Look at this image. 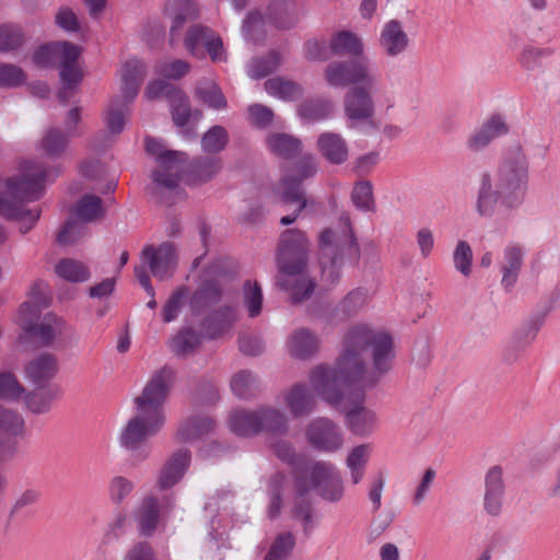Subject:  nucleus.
<instances>
[{
  "mask_svg": "<svg viewBox=\"0 0 560 560\" xmlns=\"http://www.w3.org/2000/svg\"><path fill=\"white\" fill-rule=\"evenodd\" d=\"M395 359L394 341L389 334L366 325H354L343 337V350L334 368L320 364L310 374L312 388L337 407L347 387L359 384L373 388L392 370Z\"/></svg>",
  "mask_w": 560,
  "mask_h": 560,
  "instance_id": "obj_1",
  "label": "nucleus"
},
{
  "mask_svg": "<svg viewBox=\"0 0 560 560\" xmlns=\"http://www.w3.org/2000/svg\"><path fill=\"white\" fill-rule=\"evenodd\" d=\"M528 187V161L520 147L513 148L493 174L483 172L478 179L475 210L481 218H492L498 207L517 208Z\"/></svg>",
  "mask_w": 560,
  "mask_h": 560,
  "instance_id": "obj_2",
  "label": "nucleus"
},
{
  "mask_svg": "<svg viewBox=\"0 0 560 560\" xmlns=\"http://www.w3.org/2000/svg\"><path fill=\"white\" fill-rule=\"evenodd\" d=\"M60 173L57 166L45 167L42 163L27 161L22 173L9 178L4 191L0 192V215L21 222V233H27L40 217L38 207L28 208L27 202L39 199L44 194V184Z\"/></svg>",
  "mask_w": 560,
  "mask_h": 560,
  "instance_id": "obj_3",
  "label": "nucleus"
},
{
  "mask_svg": "<svg viewBox=\"0 0 560 560\" xmlns=\"http://www.w3.org/2000/svg\"><path fill=\"white\" fill-rule=\"evenodd\" d=\"M308 247L310 243L300 230L289 229L281 234L278 284L289 293L292 303L310 299L316 288L315 280L307 272Z\"/></svg>",
  "mask_w": 560,
  "mask_h": 560,
  "instance_id": "obj_4",
  "label": "nucleus"
},
{
  "mask_svg": "<svg viewBox=\"0 0 560 560\" xmlns=\"http://www.w3.org/2000/svg\"><path fill=\"white\" fill-rule=\"evenodd\" d=\"M339 222L342 229L340 233L327 229L319 236L322 279L330 285L339 282L346 257L359 258V247L351 231L349 214L342 213Z\"/></svg>",
  "mask_w": 560,
  "mask_h": 560,
  "instance_id": "obj_5",
  "label": "nucleus"
},
{
  "mask_svg": "<svg viewBox=\"0 0 560 560\" xmlns=\"http://www.w3.org/2000/svg\"><path fill=\"white\" fill-rule=\"evenodd\" d=\"M145 150L156 158L158 167L152 171V186L148 189L161 202L172 205L182 189L179 180L184 172L185 153L166 150L159 140L148 137Z\"/></svg>",
  "mask_w": 560,
  "mask_h": 560,
  "instance_id": "obj_6",
  "label": "nucleus"
},
{
  "mask_svg": "<svg viewBox=\"0 0 560 560\" xmlns=\"http://www.w3.org/2000/svg\"><path fill=\"white\" fill-rule=\"evenodd\" d=\"M80 48L72 43L56 42L43 45L33 56V61L42 68H52L59 61L62 82L80 83L82 73L77 67Z\"/></svg>",
  "mask_w": 560,
  "mask_h": 560,
  "instance_id": "obj_7",
  "label": "nucleus"
},
{
  "mask_svg": "<svg viewBox=\"0 0 560 560\" xmlns=\"http://www.w3.org/2000/svg\"><path fill=\"white\" fill-rule=\"evenodd\" d=\"M174 382V371L163 366L135 398L136 410L165 424L164 404Z\"/></svg>",
  "mask_w": 560,
  "mask_h": 560,
  "instance_id": "obj_8",
  "label": "nucleus"
},
{
  "mask_svg": "<svg viewBox=\"0 0 560 560\" xmlns=\"http://www.w3.org/2000/svg\"><path fill=\"white\" fill-rule=\"evenodd\" d=\"M163 427L164 423L136 410L120 431L119 444L133 453L136 458L144 460L150 455V447L147 445L149 439L156 435Z\"/></svg>",
  "mask_w": 560,
  "mask_h": 560,
  "instance_id": "obj_9",
  "label": "nucleus"
},
{
  "mask_svg": "<svg viewBox=\"0 0 560 560\" xmlns=\"http://www.w3.org/2000/svg\"><path fill=\"white\" fill-rule=\"evenodd\" d=\"M380 77L368 57L331 61L325 69V80L332 88H353L371 83Z\"/></svg>",
  "mask_w": 560,
  "mask_h": 560,
  "instance_id": "obj_10",
  "label": "nucleus"
},
{
  "mask_svg": "<svg viewBox=\"0 0 560 560\" xmlns=\"http://www.w3.org/2000/svg\"><path fill=\"white\" fill-rule=\"evenodd\" d=\"M296 488L301 494L315 489L327 501L338 502L343 497V481L336 466L329 462H316L312 465L310 480L298 477Z\"/></svg>",
  "mask_w": 560,
  "mask_h": 560,
  "instance_id": "obj_11",
  "label": "nucleus"
},
{
  "mask_svg": "<svg viewBox=\"0 0 560 560\" xmlns=\"http://www.w3.org/2000/svg\"><path fill=\"white\" fill-rule=\"evenodd\" d=\"M381 75L371 83L350 88L343 97V112L349 128L371 121L375 113L373 95L378 91Z\"/></svg>",
  "mask_w": 560,
  "mask_h": 560,
  "instance_id": "obj_12",
  "label": "nucleus"
},
{
  "mask_svg": "<svg viewBox=\"0 0 560 560\" xmlns=\"http://www.w3.org/2000/svg\"><path fill=\"white\" fill-rule=\"evenodd\" d=\"M184 45L194 56L202 57V48H205L213 62L226 60L222 39L205 25L195 24L189 26L184 37Z\"/></svg>",
  "mask_w": 560,
  "mask_h": 560,
  "instance_id": "obj_13",
  "label": "nucleus"
},
{
  "mask_svg": "<svg viewBox=\"0 0 560 560\" xmlns=\"http://www.w3.org/2000/svg\"><path fill=\"white\" fill-rule=\"evenodd\" d=\"M308 443L318 451L334 453L343 444L341 429L330 419L318 417L312 420L306 428Z\"/></svg>",
  "mask_w": 560,
  "mask_h": 560,
  "instance_id": "obj_14",
  "label": "nucleus"
},
{
  "mask_svg": "<svg viewBox=\"0 0 560 560\" xmlns=\"http://www.w3.org/2000/svg\"><path fill=\"white\" fill-rule=\"evenodd\" d=\"M143 265H148L151 273L159 280L170 279L177 267L176 247L171 242L162 243L159 247L147 246L142 250Z\"/></svg>",
  "mask_w": 560,
  "mask_h": 560,
  "instance_id": "obj_15",
  "label": "nucleus"
},
{
  "mask_svg": "<svg viewBox=\"0 0 560 560\" xmlns=\"http://www.w3.org/2000/svg\"><path fill=\"white\" fill-rule=\"evenodd\" d=\"M281 395L284 406L293 418L310 416L317 405L316 397L306 383H295Z\"/></svg>",
  "mask_w": 560,
  "mask_h": 560,
  "instance_id": "obj_16",
  "label": "nucleus"
},
{
  "mask_svg": "<svg viewBox=\"0 0 560 560\" xmlns=\"http://www.w3.org/2000/svg\"><path fill=\"white\" fill-rule=\"evenodd\" d=\"M164 14L171 21L170 45L174 46L180 39L184 25L198 16V10L191 0H168L164 7Z\"/></svg>",
  "mask_w": 560,
  "mask_h": 560,
  "instance_id": "obj_17",
  "label": "nucleus"
},
{
  "mask_svg": "<svg viewBox=\"0 0 560 560\" xmlns=\"http://www.w3.org/2000/svg\"><path fill=\"white\" fill-rule=\"evenodd\" d=\"M224 295L222 283L215 279L203 280L189 298L191 315L200 316L218 305Z\"/></svg>",
  "mask_w": 560,
  "mask_h": 560,
  "instance_id": "obj_18",
  "label": "nucleus"
},
{
  "mask_svg": "<svg viewBox=\"0 0 560 560\" xmlns=\"http://www.w3.org/2000/svg\"><path fill=\"white\" fill-rule=\"evenodd\" d=\"M525 257V247L517 243L508 244L502 252L499 261L500 272L502 275L501 285L510 292L516 284Z\"/></svg>",
  "mask_w": 560,
  "mask_h": 560,
  "instance_id": "obj_19",
  "label": "nucleus"
},
{
  "mask_svg": "<svg viewBox=\"0 0 560 560\" xmlns=\"http://www.w3.org/2000/svg\"><path fill=\"white\" fill-rule=\"evenodd\" d=\"M378 44L385 56L396 58L408 50L410 38L400 21L390 20L382 27Z\"/></svg>",
  "mask_w": 560,
  "mask_h": 560,
  "instance_id": "obj_20",
  "label": "nucleus"
},
{
  "mask_svg": "<svg viewBox=\"0 0 560 560\" xmlns=\"http://www.w3.org/2000/svg\"><path fill=\"white\" fill-rule=\"evenodd\" d=\"M237 320V307L233 304H224L207 314L200 325L206 336L214 339L229 331Z\"/></svg>",
  "mask_w": 560,
  "mask_h": 560,
  "instance_id": "obj_21",
  "label": "nucleus"
},
{
  "mask_svg": "<svg viewBox=\"0 0 560 560\" xmlns=\"http://www.w3.org/2000/svg\"><path fill=\"white\" fill-rule=\"evenodd\" d=\"M545 322V315L539 314L525 322L510 340L504 358L508 362H514L518 355L535 340Z\"/></svg>",
  "mask_w": 560,
  "mask_h": 560,
  "instance_id": "obj_22",
  "label": "nucleus"
},
{
  "mask_svg": "<svg viewBox=\"0 0 560 560\" xmlns=\"http://www.w3.org/2000/svg\"><path fill=\"white\" fill-rule=\"evenodd\" d=\"M510 131L505 118L492 115L480 128L476 129L467 139V148L471 152H478L488 147L492 140L502 137Z\"/></svg>",
  "mask_w": 560,
  "mask_h": 560,
  "instance_id": "obj_23",
  "label": "nucleus"
},
{
  "mask_svg": "<svg viewBox=\"0 0 560 560\" xmlns=\"http://www.w3.org/2000/svg\"><path fill=\"white\" fill-rule=\"evenodd\" d=\"M23 330L31 337L37 339L43 346L49 347L55 339L67 330V325L61 317L47 313L39 323L23 324Z\"/></svg>",
  "mask_w": 560,
  "mask_h": 560,
  "instance_id": "obj_24",
  "label": "nucleus"
},
{
  "mask_svg": "<svg viewBox=\"0 0 560 560\" xmlns=\"http://www.w3.org/2000/svg\"><path fill=\"white\" fill-rule=\"evenodd\" d=\"M319 154L332 165H341L349 159V145L347 140L338 132H322L316 141Z\"/></svg>",
  "mask_w": 560,
  "mask_h": 560,
  "instance_id": "obj_25",
  "label": "nucleus"
},
{
  "mask_svg": "<svg viewBox=\"0 0 560 560\" xmlns=\"http://www.w3.org/2000/svg\"><path fill=\"white\" fill-rule=\"evenodd\" d=\"M190 452L187 448H180L161 467L158 477V487L165 490L175 486L184 476L190 464Z\"/></svg>",
  "mask_w": 560,
  "mask_h": 560,
  "instance_id": "obj_26",
  "label": "nucleus"
},
{
  "mask_svg": "<svg viewBox=\"0 0 560 560\" xmlns=\"http://www.w3.org/2000/svg\"><path fill=\"white\" fill-rule=\"evenodd\" d=\"M139 533L144 537L154 534L161 518V509L158 498L154 495L144 497L138 508L133 511Z\"/></svg>",
  "mask_w": 560,
  "mask_h": 560,
  "instance_id": "obj_27",
  "label": "nucleus"
},
{
  "mask_svg": "<svg viewBox=\"0 0 560 560\" xmlns=\"http://www.w3.org/2000/svg\"><path fill=\"white\" fill-rule=\"evenodd\" d=\"M503 494L502 469L499 466H493L485 478L483 508L488 514L498 515L501 512Z\"/></svg>",
  "mask_w": 560,
  "mask_h": 560,
  "instance_id": "obj_28",
  "label": "nucleus"
},
{
  "mask_svg": "<svg viewBox=\"0 0 560 560\" xmlns=\"http://www.w3.org/2000/svg\"><path fill=\"white\" fill-rule=\"evenodd\" d=\"M24 372L33 384L44 386L57 374L58 360L52 353H42L25 365Z\"/></svg>",
  "mask_w": 560,
  "mask_h": 560,
  "instance_id": "obj_29",
  "label": "nucleus"
},
{
  "mask_svg": "<svg viewBox=\"0 0 560 560\" xmlns=\"http://www.w3.org/2000/svg\"><path fill=\"white\" fill-rule=\"evenodd\" d=\"M147 75L145 65L138 59H131L124 63L120 70L121 92L126 103L135 100L139 88Z\"/></svg>",
  "mask_w": 560,
  "mask_h": 560,
  "instance_id": "obj_30",
  "label": "nucleus"
},
{
  "mask_svg": "<svg viewBox=\"0 0 560 560\" xmlns=\"http://www.w3.org/2000/svg\"><path fill=\"white\" fill-rule=\"evenodd\" d=\"M229 428L238 436L252 438L260 434L258 407L233 410L229 416Z\"/></svg>",
  "mask_w": 560,
  "mask_h": 560,
  "instance_id": "obj_31",
  "label": "nucleus"
},
{
  "mask_svg": "<svg viewBox=\"0 0 560 560\" xmlns=\"http://www.w3.org/2000/svg\"><path fill=\"white\" fill-rule=\"evenodd\" d=\"M259 431L275 435L285 434L289 430V418L287 413L273 406H258Z\"/></svg>",
  "mask_w": 560,
  "mask_h": 560,
  "instance_id": "obj_32",
  "label": "nucleus"
},
{
  "mask_svg": "<svg viewBox=\"0 0 560 560\" xmlns=\"http://www.w3.org/2000/svg\"><path fill=\"white\" fill-rule=\"evenodd\" d=\"M329 49L332 55L364 57V45L362 39L350 31H340L335 33L329 43Z\"/></svg>",
  "mask_w": 560,
  "mask_h": 560,
  "instance_id": "obj_33",
  "label": "nucleus"
},
{
  "mask_svg": "<svg viewBox=\"0 0 560 560\" xmlns=\"http://www.w3.org/2000/svg\"><path fill=\"white\" fill-rule=\"evenodd\" d=\"M281 187L283 201L298 203V208L292 214L282 217L280 220L281 224L289 225L296 221L299 214L306 207L307 200L304 197V190L300 187L299 180L294 178H282Z\"/></svg>",
  "mask_w": 560,
  "mask_h": 560,
  "instance_id": "obj_34",
  "label": "nucleus"
},
{
  "mask_svg": "<svg viewBox=\"0 0 560 560\" xmlns=\"http://www.w3.org/2000/svg\"><path fill=\"white\" fill-rule=\"evenodd\" d=\"M39 387V389L28 392L24 396L26 408L35 415L48 412L51 408L52 401L60 395V388L57 385Z\"/></svg>",
  "mask_w": 560,
  "mask_h": 560,
  "instance_id": "obj_35",
  "label": "nucleus"
},
{
  "mask_svg": "<svg viewBox=\"0 0 560 560\" xmlns=\"http://www.w3.org/2000/svg\"><path fill=\"white\" fill-rule=\"evenodd\" d=\"M69 141L70 136L56 127H50L43 133L39 142V149L47 158L52 160L59 159L65 154Z\"/></svg>",
  "mask_w": 560,
  "mask_h": 560,
  "instance_id": "obj_36",
  "label": "nucleus"
},
{
  "mask_svg": "<svg viewBox=\"0 0 560 560\" xmlns=\"http://www.w3.org/2000/svg\"><path fill=\"white\" fill-rule=\"evenodd\" d=\"M268 18L278 28H290L298 22L295 3L292 0H272Z\"/></svg>",
  "mask_w": 560,
  "mask_h": 560,
  "instance_id": "obj_37",
  "label": "nucleus"
},
{
  "mask_svg": "<svg viewBox=\"0 0 560 560\" xmlns=\"http://www.w3.org/2000/svg\"><path fill=\"white\" fill-rule=\"evenodd\" d=\"M376 420L375 412L362 406L354 407L346 415L349 430L357 435L370 434L376 424Z\"/></svg>",
  "mask_w": 560,
  "mask_h": 560,
  "instance_id": "obj_38",
  "label": "nucleus"
},
{
  "mask_svg": "<svg viewBox=\"0 0 560 560\" xmlns=\"http://www.w3.org/2000/svg\"><path fill=\"white\" fill-rule=\"evenodd\" d=\"M201 345L200 335L192 328L180 329L171 340L170 349L178 358L194 354Z\"/></svg>",
  "mask_w": 560,
  "mask_h": 560,
  "instance_id": "obj_39",
  "label": "nucleus"
},
{
  "mask_svg": "<svg viewBox=\"0 0 560 560\" xmlns=\"http://www.w3.org/2000/svg\"><path fill=\"white\" fill-rule=\"evenodd\" d=\"M288 348L292 357L306 359L316 352L318 340L308 329L300 328L292 334Z\"/></svg>",
  "mask_w": 560,
  "mask_h": 560,
  "instance_id": "obj_40",
  "label": "nucleus"
},
{
  "mask_svg": "<svg viewBox=\"0 0 560 560\" xmlns=\"http://www.w3.org/2000/svg\"><path fill=\"white\" fill-rule=\"evenodd\" d=\"M215 422L209 417H194L183 422L176 433L180 442H192L213 431Z\"/></svg>",
  "mask_w": 560,
  "mask_h": 560,
  "instance_id": "obj_41",
  "label": "nucleus"
},
{
  "mask_svg": "<svg viewBox=\"0 0 560 560\" xmlns=\"http://www.w3.org/2000/svg\"><path fill=\"white\" fill-rule=\"evenodd\" d=\"M370 455L371 446L369 444L357 445L349 452L346 466L349 469L353 485H358L363 479Z\"/></svg>",
  "mask_w": 560,
  "mask_h": 560,
  "instance_id": "obj_42",
  "label": "nucleus"
},
{
  "mask_svg": "<svg viewBox=\"0 0 560 560\" xmlns=\"http://www.w3.org/2000/svg\"><path fill=\"white\" fill-rule=\"evenodd\" d=\"M265 89L268 94L287 102L296 101L303 95V88L299 83L281 77L267 80Z\"/></svg>",
  "mask_w": 560,
  "mask_h": 560,
  "instance_id": "obj_43",
  "label": "nucleus"
},
{
  "mask_svg": "<svg viewBox=\"0 0 560 560\" xmlns=\"http://www.w3.org/2000/svg\"><path fill=\"white\" fill-rule=\"evenodd\" d=\"M368 302V290L357 288L350 291L336 307V315L341 319L355 316Z\"/></svg>",
  "mask_w": 560,
  "mask_h": 560,
  "instance_id": "obj_44",
  "label": "nucleus"
},
{
  "mask_svg": "<svg viewBox=\"0 0 560 560\" xmlns=\"http://www.w3.org/2000/svg\"><path fill=\"white\" fill-rule=\"evenodd\" d=\"M268 149L283 158L292 159L302 149V143L298 138L288 133H272L267 138Z\"/></svg>",
  "mask_w": 560,
  "mask_h": 560,
  "instance_id": "obj_45",
  "label": "nucleus"
},
{
  "mask_svg": "<svg viewBox=\"0 0 560 560\" xmlns=\"http://www.w3.org/2000/svg\"><path fill=\"white\" fill-rule=\"evenodd\" d=\"M242 301L249 318H256L261 314L264 294L257 281L246 280L243 283Z\"/></svg>",
  "mask_w": 560,
  "mask_h": 560,
  "instance_id": "obj_46",
  "label": "nucleus"
},
{
  "mask_svg": "<svg viewBox=\"0 0 560 560\" xmlns=\"http://www.w3.org/2000/svg\"><path fill=\"white\" fill-rule=\"evenodd\" d=\"M198 98L213 109H224L228 106L222 90L214 82L203 80L196 86Z\"/></svg>",
  "mask_w": 560,
  "mask_h": 560,
  "instance_id": "obj_47",
  "label": "nucleus"
},
{
  "mask_svg": "<svg viewBox=\"0 0 560 560\" xmlns=\"http://www.w3.org/2000/svg\"><path fill=\"white\" fill-rule=\"evenodd\" d=\"M334 104L329 100L315 98L299 105V115L310 121H319L328 118L332 113Z\"/></svg>",
  "mask_w": 560,
  "mask_h": 560,
  "instance_id": "obj_48",
  "label": "nucleus"
},
{
  "mask_svg": "<svg viewBox=\"0 0 560 560\" xmlns=\"http://www.w3.org/2000/svg\"><path fill=\"white\" fill-rule=\"evenodd\" d=\"M55 272L70 282H84L90 278L88 267L75 259L65 258L55 266Z\"/></svg>",
  "mask_w": 560,
  "mask_h": 560,
  "instance_id": "obj_49",
  "label": "nucleus"
},
{
  "mask_svg": "<svg viewBox=\"0 0 560 560\" xmlns=\"http://www.w3.org/2000/svg\"><path fill=\"white\" fill-rule=\"evenodd\" d=\"M74 213L82 222H92L104 213L102 199L94 195H84L77 202Z\"/></svg>",
  "mask_w": 560,
  "mask_h": 560,
  "instance_id": "obj_50",
  "label": "nucleus"
},
{
  "mask_svg": "<svg viewBox=\"0 0 560 560\" xmlns=\"http://www.w3.org/2000/svg\"><path fill=\"white\" fill-rule=\"evenodd\" d=\"M231 389L237 397L247 399L258 389V378L250 371H240L231 380Z\"/></svg>",
  "mask_w": 560,
  "mask_h": 560,
  "instance_id": "obj_51",
  "label": "nucleus"
},
{
  "mask_svg": "<svg viewBox=\"0 0 560 560\" xmlns=\"http://www.w3.org/2000/svg\"><path fill=\"white\" fill-rule=\"evenodd\" d=\"M282 62L277 51H270L266 57L255 58L248 67V74L253 79H261L276 71Z\"/></svg>",
  "mask_w": 560,
  "mask_h": 560,
  "instance_id": "obj_52",
  "label": "nucleus"
},
{
  "mask_svg": "<svg viewBox=\"0 0 560 560\" xmlns=\"http://www.w3.org/2000/svg\"><path fill=\"white\" fill-rule=\"evenodd\" d=\"M294 546L295 537L292 533H280L275 538L264 560H288Z\"/></svg>",
  "mask_w": 560,
  "mask_h": 560,
  "instance_id": "obj_53",
  "label": "nucleus"
},
{
  "mask_svg": "<svg viewBox=\"0 0 560 560\" xmlns=\"http://www.w3.org/2000/svg\"><path fill=\"white\" fill-rule=\"evenodd\" d=\"M553 55V49L549 47L526 46L523 48L518 61L526 70H535L540 67L544 59Z\"/></svg>",
  "mask_w": 560,
  "mask_h": 560,
  "instance_id": "obj_54",
  "label": "nucleus"
},
{
  "mask_svg": "<svg viewBox=\"0 0 560 560\" xmlns=\"http://www.w3.org/2000/svg\"><path fill=\"white\" fill-rule=\"evenodd\" d=\"M187 295L188 288L185 285L178 287L172 292L162 308V318L165 323H171L177 318Z\"/></svg>",
  "mask_w": 560,
  "mask_h": 560,
  "instance_id": "obj_55",
  "label": "nucleus"
},
{
  "mask_svg": "<svg viewBox=\"0 0 560 560\" xmlns=\"http://www.w3.org/2000/svg\"><path fill=\"white\" fill-rule=\"evenodd\" d=\"M24 430L22 416L10 408L0 405V432L3 434L20 435Z\"/></svg>",
  "mask_w": 560,
  "mask_h": 560,
  "instance_id": "obj_56",
  "label": "nucleus"
},
{
  "mask_svg": "<svg viewBox=\"0 0 560 560\" xmlns=\"http://www.w3.org/2000/svg\"><path fill=\"white\" fill-rule=\"evenodd\" d=\"M25 388L11 372L0 373V400L15 401L24 394Z\"/></svg>",
  "mask_w": 560,
  "mask_h": 560,
  "instance_id": "obj_57",
  "label": "nucleus"
},
{
  "mask_svg": "<svg viewBox=\"0 0 560 560\" xmlns=\"http://www.w3.org/2000/svg\"><path fill=\"white\" fill-rule=\"evenodd\" d=\"M229 141L226 130L222 126H213L201 139L203 151L208 153H217L222 151Z\"/></svg>",
  "mask_w": 560,
  "mask_h": 560,
  "instance_id": "obj_58",
  "label": "nucleus"
},
{
  "mask_svg": "<svg viewBox=\"0 0 560 560\" xmlns=\"http://www.w3.org/2000/svg\"><path fill=\"white\" fill-rule=\"evenodd\" d=\"M353 205L362 211L374 209L373 187L371 182L362 180L354 185L351 192Z\"/></svg>",
  "mask_w": 560,
  "mask_h": 560,
  "instance_id": "obj_59",
  "label": "nucleus"
},
{
  "mask_svg": "<svg viewBox=\"0 0 560 560\" xmlns=\"http://www.w3.org/2000/svg\"><path fill=\"white\" fill-rule=\"evenodd\" d=\"M133 489L135 483L130 479L124 476H115L109 480L108 495L114 504L119 505L130 495Z\"/></svg>",
  "mask_w": 560,
  "mask_h": 560,
  "instance_id": "obj_60",
  "label": "nucleus"
},
{
  "mask_svg": "<svg viewBox=\"0 0 560 560\" xmlns=\"http://www.w3.org/2000/svg\"><path fill=\"white\" fill-rule=\"evenodd\" d=\"M455 269L464 277H469L472 266V250L466 241H458L453 253Z\"/></svg>",
  "mask_w": 560,
  "mask_h": 560,
  "instance_id": "obj_61",
  "label": "nucleus"
},
{
  "mask_svg": "<svg viewBox=\"0 0 560 560\" xmlns=\"http://www.w3.org/2000/svg\"><path fill=\"white\" fill-rule=\"evenodd\" d=\"M22 31L16 25L0 26V51L8 52L18 49L23 44Z\"/></svg>",
  "mask_w": 560,
  "mask_h": 560,
  "instance_id": "obj_62",
  "label": "nucleus"
},
{
  "mask_svg": "<svg viewBox=\"0 0 560 560\" xmlns=\"http://www.w3.org/2000/svg\"><path fill=\"white\" fill-rule=\"evenodd\" d=\"M190 70V66L187 61L176 59L173 61H161L154 67L156 74L162 75L166 79L178 80L187 74Z\"/></svg>",
  "mask_w": 560,
  "mask_h": 560,
  "instance_id": "obj_63",
  "label": "nucleus"
},
{
  "mask_svg": "<svg viewBox=\"0 0 560 560\" xmlns=\"http://www.w3.org/2000/svg\"><path fill=\"white\" fill-rule=\"evenodd\" d=\"M172 102V116L176 126L184 127L190 118V104L188 97L182 92H175Z\"/></svg>",
  "mask_w": 560,
  "mask_h": 560,
  "instance_id": "obj_64",
  "label": "nucleus"
}]
</instances>
